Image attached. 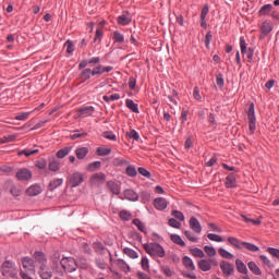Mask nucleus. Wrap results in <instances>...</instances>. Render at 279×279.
<instances>
[{"label": "nucleus", "instance_id": "cd10ccee", "mask_svg": "<svg viewBox=\"0 0 279 279\" xmlns=\"http://www.w3.org/2000/svg\"><path fill=\"white\" fill-rule=\"evenodd\" d=\"M274 5L271 4H265L260 8L259 10V16H266L267 14H269V12H271Z\"/></svg>", "mask_w": 279, "mask_h": 279}, {"label": "nucleus", "instance_id": "0e129e2a", "mask_svg": "<svg viewBox=\"0 0 279 279\" xmlns=\"http://www.w3.org/2000/svg\"><path fill=\"white\" fill-rule=\"evenodd\" d=\"M216 83H217V86H219L220 88L223 87V84H225L223 75L221 74L217 75Z\"/></svg>", "mask_w": 279, "mask_h": 279}, {"label": "nucleus", "instance_id": "ea45409f", "mask_svg": "<svg viewBox=\"0 0 279 279\" xmlns=\"http://www.w3.org/2000/svg\"><path fill=\"white\" fill-rule=\"evenodd\" d=\"M235 266L238 267L239 272L246 274V266L242 260L240 259L235 260Z\"/></svg>", "mask_w": 279, "mask_h": 279}, {"label": "nucleus", "instance_id": "2eb2a0df", "mask_svg": "<svg viewBox=\"0 0 279 279\" xmlns=\"http://www.w3.org/2000/svg\"><path fill=\"white\" fill-rule=\"evenodd\" d=\"M27 195H29L31 197H34L36 195H40V193H43V189L40 187V185H32L26 190Z\"/></svg>", "mask_w": 279, "mask_h": 279}, {"label": "nucleus", "instance_id": "4468645a", "mask_svg": "<svg viewBox=\"0 0 279 279\" xmlns=\"http://www.w3.org/2000/svg\"><path fill=\"white\" fill-rule=\"evenodd\" d=\"M124 199H129V202H138V194L133 190H125L123 192Z\"/></svg>", "mask_w": 279, "mask_h": 279}, {"label": "nucleus", "instance_id": "1a4fd4ad", "mask_svg": "<svg viewBox=\"0 0 279 279\" xmlns=\"http://www.w3.org/2000/svg\"><path fill=\"white\" fill-rule=\"evenodd\" d=\"M40 149H38V146H34L33 148H25L23 150H20L17 153V156H25L26 158H29L31 156H36V154H39Z\"/></svg>", "mask_w": 279, "mask_h": 279}, {"label": "nucleus", "instance_id": "bb28decb", "mask_svg": "<svg viewBox=\"0 0 279 279\" xmlns=\"http://www.w3.org/2000/svg\"><path fill=\"white\" fill-rule=\"evenodd\" d=\"M98 169H101V161H94L87 166V171L92 173L98 171Z\"/></svg>", "mask_w": 279, "mask_h": 279}, {"label": "nucleus", "instance_id": "052dcab7", "mask_svg": "<svg viewBox=\"0 0 279 279\" xmlns=\"http://www.w3.org/2000/svg\"><path fill=\"white\" fill-rule=\"evenodd\" d=\"M248 119H256V113L254 111V104L250 105V108H248Z\"/></svg>", "mask_w": 279, "mask_h": 279}, {"label": "nucleus", "instance_id": "f03ea898", "mask_svg": "<svg viewBox=\"0 0 279 279\" xmlns=\"http://www.w3.org/2000/svg\"><path fill=\"white\" fill-rule=\"evenodd\" d=\"M146 253H148L149 256L151 257H159L163 258L165 257V248L159 245H146L143 246Z\"/></svg>", "mask_w": 279, "mask_h": 279}, {"label": "nucleus", "instance_id": "5701e85b", "mask_svg": "<svg viewBox=\"0 0 279 279\" xmlns=\"http://www.w3.org/2000/svg\"><path fill=\"white\" fill-rule=\"evenodd\" d=\"M107 184L114 195H119L121 193V187L114 181H109Z\"/></svg>", "mask_w": 279, "mask_h": 279}, {"label": "nucleus", "instance_id": "5fc2aeb1", "mask_svg": "<svg viewBox=\"0 0 279 279\" xmlns=\"http://www.w3.org/2000/svg\"><path fill=\"white\" fill-rule=\"evenodd\" d=\"M184 234H185L186 239H189V241H192V243L197 242V238L195 236V234H193V232L185 231Z\"/></svg>", "mask_w": 279, "mask_h": 279}, {"label": "nucleus", "instance_id": "7ed1b4c3", "mask_svg": "<svg viewBox=\"0 0 279 279\" xmlns=\"http://www.w3.org/2000/svg\"><path fill=\"white\" fill-rule=\"evenodd\" d=\"M60 266L66 272H74L77 268V264H75V259L73 257H64L60 259Z\"/></svg>", "mask_w": 279, "mask_h": 279}, {"label": "nucleus", "instance_id": "a211bd4d", "mask_svg": "<svg viewBox=\"0 0 279 279\" xmlns=\"http://www.w3.org/2000/svg\"><path fill=\"white\" fill-rule=\"evenodd\" d=\"M182 264L184 265L185 269H187V271H194L195 270L194 262L190 257L184 256L182 258Z\"/></svg>", "mask_w": 279, "mask_h": 279}, {"label": "nucleus", "instance_id": "a19ab883", "mask_svg": "<svg viewBox=\"0 0 279 279\" xmlns=\"http://www.w3.org/2000/svg\"><path fill=\"white\" fill-rule=\"evenodd\" d=\"M120 218L123 219V221H130L132 219V214L125 209L121 210Z\"/></svg>", "mask_w": 279, "mask_h": 279}, {"label": "nucleus", "instance_id": "f257e3e1", "mask_svg": "<svg viewBox=\"0 0 279 279\" xmlns=\"http://www.w3.org/2000/svg\"><path fill=\"white\" fill-rule=\"evenodd\" d=\"M1 276L8 279H19V268L15 262L5 260L1 264Z\"/></svg>", "mask_w": 279, "mask_h": 279}, {"label": "nucleus", "instance_id": "49530a36", "mask_svg": "<svg viewBox=\"0 0 279 279\" xmlns=\"http://www.w3.org/2000/svg\"><path fill=\"white\" fill-rule=\"evenodd\" d=\"M118 266H119V268H121V270H123L125 272H129V270H130L128 263H125V260H123V259L118 260Z\"/></svg>", "mask_w": 279, "mask_h": 279}, {"label": "nucleus", "instance_id": "423d86ee", "mask_svg": "<svg viewBox=\"0 0 279 279\" xmlns=\"http://www.w3.org/2000/svg\"><path fill=\"white\" fill-rule=\"evenodd\" d=\"M71 186L76 187L80 186V184H82V182H84V174H82L81 172H74L69 180Z\"/></svg>", "mask_w": 279, "mask_h": 279}, {"label": "nucleus", "instance_id": "338daca9", "mask_svg": "<svg viewBox=\"0 0 279 279\" xmlns=\"http://www.w3.org/2000/svg\"><path fill=\"white\" fill-rule=\"evenodd\" d=\"M65 45H68V48H66L68 53H73V51H75V47L73 46V43L71 40H68Z\"/></svg>", "mask_w": 279, "mask_h": 279}, {"label": "nucleus", "instance_id": "69168bd1", "mask_svg": "<svg viewBox=\"0 0 279 279\" xmlns=\"http://www.w3.org/2000/svg\"><path fill=\"white\" fill-rule=\"evenodd\" d=\"M181 123H186L187 119H189V111L187 110H183L181 112Z\"/></svg>", "mask_w": 279, "mask_h": 279}, {"label": "nucleus", "instance_id": "473e14b6", "mask_svg": "<svg viewBox=\"0 0 279 279\" xmlns=\"http://www.w3.org/2000/svg\"><path fill=\"white\" fill-rule=\"evenodd\" d=\"M123 254H125L126 256H129V258L132 259L138 258V254L129 247L123 248Z\"/></svg>", "mask_w": 279, "mask_h": 279}, {"label": "nucleus", "instance_id": "72a5a7b5", "mask_svg": "<svg viewBox=\"0 0 279 279\" xmlns=\"http://www.w3.org/2000/svg\"><path fill=\"white\" fill-rule=\"evenodd\" d=\"M228 243H230V245H252V243L248 242H240L236 238H228Z\"/></svg>", "mask_w": 279, "mask_h": 279}, {"label": "nucleus", "instance_id": "864d4df0", "mask_svg": "<svg viewBox=\"0 0 279 279\" xmlns=\"http://www.w3.org/2000/svg\"><path fill=\"white\" fill-rule=\"evenodd\" d=\"M35 167H37V169H47V160L41 159L36 161Z\"/></svg>", "mask_w": 279, "mask_h": 279}, {"label": "nucleus", "instance_id": "9b49d317", "mask_svg": "<svg viewBox=\"0 0 279 279\" xmlns=\"http://www.w3.org/2000/svg\"><path fill=\"white\" fill-rule=\"evenodd\" d=\"M220 269H222V274L226 275V277L232 276L233 274V265L228 262L220 263Z\"/></svg>", "mask_w": 279, "mask_h": 279}, {"label": "nucleus", "instance_id": "8fccbe9b", "mask_svg": "<svg viewBox=\"0 0 279 279\" xmlns=\"http://www.w3.org/2000/svg\"><path fill=\"white\" fill-rule=\"evenodd\" d=\"M172 217H174V219H178L179 221H184V214H182V211L173 210Z\"/></svg>", "mask_w": 279, "mask_h": 279}, {"label": "nucleus", "instance_id": "20e7f679", "mask_svg": "<svg viewBox=\"0 0 279 279\" xmlns=\"http://www.w3.org/2000/svg\"><path fill=\"white\" fill-rule=\"evenodd\" d=\"M95 114V107L87 106L77 111V119H86L87 117H93Z\"/></svg>", "mask_w": 279, "mask_h": 279}, {"label": "nucleus", "instance_id": "c756f323", "mask_svg": "<svg viewBox=\"0 0 279 279\" xmlns=\"http://www.w3.org/2000/svg\"><path fill=\"white\" fill-rule=\"evenodd\" d=\"M159 269L161 270V272H163V275L166 277H172V275L174 274L171 269V267L167 266V265H161L159 266Z\"/></svg>", "mask_w": 279, "mask_h": 279}, {"label": "nucleus", "instance_id": "f704fd0d", "mask_svg": "<svg viewBox=\"0 0 279 279\" xmlns=\"http://www.w3.org/2000/svg\"><path fill=\"white\" fill-rule=\"evenodd\" d=\"M133 223L141 232H147V227H145V223H143V221L140 219H134Z\"/></svg>", "mask_w": 279, "mask_h": 279}, {"label": "nucleus", "instance_id": "79ce46f5", "mask_svg": "<svg viewBox=\"0 0 279 279\" xmlns=\"http://www.w3.org/2000/svg\"><path fill=\"white\" fill-rule=\"evenodd\" d=\"M92 75H93V70H90L89 68L83 70L82 73H81V77L83 80H90Z\"/></svg>", "mask_w": 279, "mask_h": 279}, {"label": "nucleus", "instance_id": "3c124183", "mask_svg": "<svg viewBox=\"0 0 279 279\" xmlns=\"http://www.w3.org/2000/svg\"><path fill=\"white\" fill-rule=\"evenodd\" d=\"M88 136V133L83 132V133H74L70 136L72 141H75V138H86Z\"/></svg>", "mask_w": 279, "mask_h": 279}, {"label": "nucleus", "instance_id": "0eeeda50", "mask_svg": "<svg viewBox=\"0 0 279 279\" xmlns=\"http://www.w3.org/2000/svg\"><path fill=\"white\" fill-rule=\"evenodd\" d=\"M104 182H106V174L102 172L95 173L90 178V184L93 186H99V184H104Z\"/></svg>", "mask_w": 279, "mask_h": 279}, {"label": "nucleus", "instance_id": "de8ad7c7", "mask_svg": "<svg viewBox=\"0 0 279 279\" xmlns=\"http://www.w3.org/2000/svg\"><path fill=\"white\" fill-rule=\"evenodd\" d=\"M248 128L251 134H254V132H256V119H248Z\"/></svg>", "mask_w": 279, "mask_h": 279}, {"label": "nucleus", "instance_id": "a18cd8bd", "mask_svg": "<svg viewBox=\"0 0 279 279\" xmlns=\"http://www.w3.org/2000/svg\"><path fill=\"white\" fill-rule=\"evenodd\" d=\"M168 223L171 228H177L178 230H179V228H182V223L180 221L175 220L174 218H170Z\"/></svg>", "mask_w": 279, "mask_h": 279}, {"label": "nucleus", "instance_id": "f8f14e48", "mask_svg": "<svg viewBox=\"0 0 279 279\" xmlns=\"http://www.w3.org/2000/svg\"><path fill=\"white\" fill-rule=\"evenodd\" d=\"M92 71H93V75H104V73H110V71H112V66L98 65L94 68Z\"/></svg>", "mask_w": 279, "mask_h": 279}, {"label": "nucleus", "instance_id": "bf43d9fd", "mask_svg": "<svg viewBox=\"0 0 279 279\" xmlns=\"http://www.w3.org/2000/svg\"><path fill=\"white\" fill-rule=\"evenodd\" d=\"M208 228L211 232H221L220 227L213 222L208 223Z\"/></svg>", "mask_w": 279, "mask_h": 279}, {"label": "nucleus", "instance_id": "e2e57ef3", "mask_svg": "<svg viewBox=\"0 0 279 279\" xmlns=\"http://www.w3.org/2000/svg\"><path fill=\"white\" fill-rule=\"evenodd\" d=\"M208 12H209V8L207 4H205L201 11V19H206V16H208Z\"/></svg>", "mask_w": 279, "mask_h": 279}, {"label": "nucleus", "instance_id": "37998d69", "mask_svg": "<svg viewBox=\"0 0 279 279\" xmlns=\"http://www.w3.org/2000/svg\"><path fill=\"white\" fill-rule=\"evenodd\" d=\"M126 175H129L130 178H136L137 172H136V167L134 166H129L126 168Z\"/></svg>", "mask_w": 279, "mask_h": 279}, {"label": "nucleus", "instance_id": "c9c22d12", "mask_svg": "<svg viewBox=\"0 0 279 279\" xmlns=\"http://www.w3.org/2000/svg\"><path fill=\"white\" fill-rule=\"evenodd\" d=\"M207 239H209V241H214L215 243H223V239L215 233H208Z\"/></svg>", "mask_w": 279, "mask_h": 279}, {"label": "nucleus", "instance_id": "f3484780", "mask_svg": "<svg viewBox=\"0 0 279 279\" xmlns=\"http://www.w3.org/2000/svg\"><path fill=\"white\" fill-rule=\"evenodd\" d=\"M88 147H80L76 148L75 155L78 160H84L86 156H88Z\"/></svg>", "mask_w": 279, "mask_h": 279}, {"label": "nucleus", "instance_id": "a878e982", "mask_svg": "<svg viewBox=\"0 0 279 279\" xmlns=\"http://www.w3.org/2000/svg\"><path fill=\"white\" fill-rule=\"evenodd\" d=\"M247 267L254 275L260 276V268L254 262H248Z\"/></svg>", "mask_w": 279, "mask_h": 279}, {"label": "nucleus", "instance_id": "b1692460", "mask_svg": "<svg viewBox=\"0 0 279 279\" xmlns=\"http://www.w3.org/2000/svg\"><path fill=\"white\" fill-rule=\"evenodd\" d=\"M62 184H64V179H53L50 181L49 186L51 191H54V189L62 186Z\"/></svg>", "mask_w": 279, "mask_h": 279}, {"label": "nucleus", "instance_id": "774afa93", "mask_svg": "<svg viewBox=\"0 0 279 279\" xmlns=\"http://www.w3.org/2000/svg\"><path fill=\"white\" fill-rule=\"evenodd\" d=\"M268 252H269V254H271V256H274L275 258H279V250L269 247V248H268Z\"/></svg>", "mask_w": 279, "mask_h": 279}, {"label": "nucleus", "instance_id": "4c0bfd02", "mask_svg": "<svg viewBox=\"0 0 279 279\" xmlns=\"http://www.w3.org/2000/svg\"><path fill=\"white\" fill-rule=\"evenodd\" d=\"M240 49L243 56L247 53V43H245V37H240Z\"/></svg>", "mask_w": 279, "mask_h": 279}, {"label": "nucleus", "instance_id": "13d9d810", "mask_svg": "<svg viewBox=\"0 0 279 279\" xmlns=\"http://www.w3.org/2000/svg\"><path fill=\"white\" fill-rule=\"evenodd\" d=\"M193 97L196 101H202V95L199 94V87H194Z\"/></svg>", "mask_w": 279, "mask_h": 279}, {"label": "nucleus", "instance_id": "aec40b11", "mask_svg": "<svg viewBox=\"0 0 279 279\" xmlns=\"http://www.w3.org/2000/svg\"><path fill=\"white\" fill-rule=\"evenodd\" d=\"M125 105H126V108H129V110H131V112H135V114H138V112H141V111L138 110V105H136V104L134 102V100H132V99H126V100H125Z\"/></svg>", "mask_w": 279, "mask_h": 279}, {"label": "nucleus", "instance_id": "6e6552de", "mask_svg": "<svg viewBox=\"0 0 279 279\" xmlns=\"http://www.w3.org/2000/svg\"><path fill=\"white\" fill-rule=\"evenodd\" d=\"M167 206H169V202H167V198L157 197L154 199V207L156 208V210H167Z\"/></svg>", "mask_w": 279, "mask_h": 279}, {"label": "nucleus", "instance_id": "ddd939ff", "mask_svg": "<svg viewBox=\"0 0 279 279\" xmlns=\"http://www.w3.org/2000/svg\"><path fill=\"white\" fill-rule=\"evenodd\" d=\"M190 228H192L196 234H202V225H199V220H197V218L192 217L190 219Z\"/></svg>", "mask_w": 279, "mask_h": 279}, {"label": "nucleus", "instance_id": "39448f33", "mask_svg": "<svg viewBox=\"0 0 279 279\" xmlns=\"http://www.w3.org/2000/svg\"><path fill=\"white\" fill-rule=\"evenodd\" d=\"M16 178L22 182H27V180H32V170L27 168H22L17 170Z\"/></svg>", "mask_w": 279, "mask_h": 279}, {"label": "nucleus", "instance_id": "9d476101", "mask_svg": "<svg viewBox=\"0 0 279 279\" xmlns=\"http://www.w3.org/2000/svg\"><path fill=\"white\" fill-rule=\"evenodd\" d=\"M38 274H39V278L41 279H51L53 277V272L46 265H41L39 267Z\"/></svg>", "mask_w": 279, "mask_h": 279}, {"label": "nucleus", "instance_id": "393cba45", "mask_svg": "<svg viewBox=\"0 0 279 279\" xmlns=\"http://www.w3.org/2000/svg\"><path fill=\"white\" fill-rule=\"evenodd\" d=\"M274 29V25H271V22L265 21L262 25V34H269Z\"/></svg>", "mask_w": 279, "mask_h": 279}, {"label": "nucleus", "instance_id": "6ab92c4d", "mask_svg": "<svg viewBox=\"0 0 279 279\" xmlns=\"http://www.w3.org/2000/svg\"><path fill=\"white\" fill-rule=\"evenodd\" d=\"M73 149V146H66L64 148H61L59 151H57V158H66V156H69V154H71Z\"/></svg>", "mask_w": 279, "mask_h": 279}, {"label": "nucleus", "instance_id": "c85d7f7f", "mask_svg": "<svg viewBox=\"0 0 279 279\" xmlns=\"http://www.w3.org/2000/svg\"><path fill=\"white\" fill-rule=\"evenodd\" d=\"M49 170L50 171H60V161L57 160V159H52L50 162H49Z\"/></svg>", "mask_w": 279, "mask_h": 279}, {"label": "nucleus", "instance_id": "4be33fe9", "mask_svg": "<svg viewBox=\"0 0 279 279\" xmlns=\"http://www.w3.org/2000/svg\"><path fill=\"white\" fill-rule=\"evenodd\" d=\"M118 23L119 25L125 26V25H130V23H132V17L130 15H120L118 17Z\"/></svg>", "mask_w": 279, "mask_h": 279}, {"label": "nucleus", "instance_id": "412c9836", "mask_svg": "<svg viewBox=\"0 0 279 279\" xmlns=\"http://www.w3.org/2000/svg\"><path fill=\"white\" fill-rule=\"evenodd\" d=\"M19 138V134L5 135L0 138V145H5V143H14Z\"/></svg>", "mask_w": 279, "mask_h": 279}, {"label": "nucleus", "instance_id": "603ef678", "mask_svg": "<svg viewBox=\"0 0 279 279\" xmlns=\"http://www.w3.org/2000/svg\"><path fill=\"white\" fill-rule=\"evenodd\" d=\"M205 254L208 256H215L217 255V251L213 246H205Z\"/></svg>", "mask_w": 279, "mask_h": 279}, {"label": "nucleus", "instance_id": "09e8293b", "mask_svg": "<svg viewBox=\"0 0 279 279\" xmlns=\"http://www.w3.org/2000/svg\"><path fill=\"white\" fill-rule=\"evenodd\" d=\"M110 151H112L110 148L99 147L97 149L98 156H108L110 154Z\"/></svg>", "mask_w": 279, "mask_h": 279}, {"label": "nucleus", "instance_id": "4d7b16f0", "mask_svg": "<svg viewBox=\"0 0 279 279\" xmlns=\"http://www.w3.org/2000/svg\"><path fill=\"white\" fill-rule=\"evenodd\" d=\"M129 138H133L134 141H138V138H141V136L138 135V132H136L135 130H131L128 133Z\"/></svg>", "mask_w": 279, "mask_h": 279}, {"label": "nucleus", "instance_id": "2f4dec72", "mask_svg": "<svg viewBox=\"0 0 279 279\" xmlns=\"http://www.w3.org/2000/svg\"><path fill=\"white\" fill-rule=\"evenodd\" d=\"M199 269H201V271L210 270V262H208L206 259H201L199 260Z\"/></svg>", "mask_w": 279, "mask_h": 279}, {"label": "nucleus", "instance_id": "c03bdc74", "mask_svg": "<svg viewBox=\"0 0 279 279\" xmlns=\"http://www.w3.org/2000/svg\"><path fill=\"white\" fill-rule=\"evenodd\" d=\"M29 114H32V112H22L19 113L15 119L16 121H27V119H29Z\"/></svg>", "mask_w": 279, "mask_h": 279}, {"label": "nucleus", "instance_id": "7c9ffc66", "mask_svg": "<svg viewBox=\"0 0 279 279\" xmlns=\"http://www.w3.org/2000/svg\"><path fill=\"white\" fill-rule=\"evenodd\" d=\"M34 258L37 260V263L41 264V266L45 265L46 263L44 252L34 253Z\"/></svg>", "mask_w": 279, "mask_h": 279}, {"label": "nucleus", "instance_id": "e433bc0d", "mask_svg": "<svg viewBox=\"0 0 279 279\" xmlns=\"http://www.w3.org/2000/svg\"><path fill=\"white\" fill-rule=\"evenodd\" d=\"M113 40H114V43H124L125 37L119 31H116V32H113Z\"/></svg>", "mask_w": 279, "mask_h": 279}, {"label": "nucleus", "instance_id": "dca6fc26", "mask_svg": "<svg viewBox=\"0 0 279 279\" xmlns=\"http://www.w3.org/2000/svg\"><path fill=\"white\" fill-rule=\"evenodd\" d=\"M225 184L227 189H234L236 186V177H234V173H231L226 178Z\"/></svg>", "mask_w": 279, "mask_h": 279}, {"label": "nucleus", "instance_id": "58836bf2", "mask_svg": "<svg viewBox=\"0 0 279 279\" xmlns=\"http://www.w3.org/2000/svg\"><path fill=\"white\" fill-rule=\"evenodd\" d=\"M170 239H171L172 243H175V245H184V241L178 234H171Z\"/></svg>", "mask_w": 279, "mask_h": 279}, {"label": "nucleus", "instance_id": "6e6d98bb", "mask_svg": "<svg viewBox=\"0 0 279 279\" xmlns=\"http://www.w3.org/2000/svg\"><path fill=\"white\" fill-rule=\"evenodd\" d=\"M192 255H194L196 258H203L204 253L201 248H192Z\"/></svg>", "mask_w": 279, "mask_h": 279}, {"label": "nucleus", "instance_id": "680f3d73", "mask_svg": "<svg viewBox=\"0 0 279 279\" xmlns=\"http://www.w3.org/2000/svg\"><path fill=\"white\" fill-rule=\"evenodd\" d=\"M138 173L144 175V178H151V173H149V171H147L145 168H138Z\"/></svg>", "mask_w": 279, "mask_h": 279}]
</instances>
